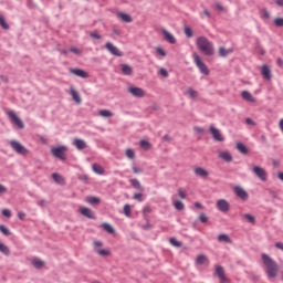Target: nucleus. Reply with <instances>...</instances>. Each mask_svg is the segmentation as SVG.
<instances>
[{"mask_svg":"<svg viewBox=\"0 0 283 283\" xmlns=\"http://www.w3.org/2000/svg\"><path fill=\"white\" fill-rule=\"evenodd\" d=\"M161 34H164L165 41H167L168 43H171V44L176 43V38L174 36V34H171L166 29L161 30Z\"/></svg>","mask_w":283,"mask_h":283,"instance_id":"obj_22","label":"nucleus"},{"mask_svg":"<svg viewBox=\"0 0 283 283\" xmlns=\"http://www.w3.org/2000/svg\"><path fill=\"white\" fill-rule=\"evenodd\" d=\"M199 220H200V222H208L209 221V218H207V214H205V213H201L200 216H199Z\"/></svg>","mask_w":283,"mask_h":283,"instance_id":"obj_54","label":"nucleus"},{"mask_svg":"<svg viewBox=\"0 0 283 283\" xmlns=\"http://www.w3.org/2000/svg\"><path fill=\"white\" fill-rule=\"evenodd\" d=\"M216 275H218L222 283L227 282V276L224 275V268H222V265L216 266Z\"/></svg>","mask_w":283,"mask_h":283,"instance_id":"obj_21","label":"nucleus"},{"mask_svg":"<svg viewBox=\"0 0 283 283\" xmlns=\"http://www.w3.org/2000/svg\"><path fill=\"white\" fill-rule=\"evenodd\" d=\"M142 149H145L146 151L149 150L151 148V144H149V142L143 139L139 143Z\"/></svg>","mask_w":283,"mask_h":283,"instance_id":"obj_42","label":"nucleus"},{"mask_svg":"<svg viewBox=\"0 0 283 283\" xmlns=\"http://www.w3.org/2000/svg\"><path fill=\"white\" fill-rule=\"evenodd\" d=\"M0 231L1 233H3V235L10 234V230H8V228H6L4 226H0Z\"/></svg>","mask_w":283,"mask_h":283,"instance_id":"obj_53","label":"nucleus"},{"mask_svg":"<svg viewBox=\"0 0 283 283\" xmlns=\"http://www.w3.org/2000/svg\"><path fill=\"white\" fill-rule=\"evenodd\" d=\"M262 19H271V13L266 9L262 10Z\"/></svg>","mask_w":283,"mask_h":283,"instance_id":"obj_51","label":"nucleus"},{"mask_svg":"<svg viewBox=\"0 0 283 283\" xmlns=\"http://www.w3.org/2000/svg\"><path fill=\"white\" fill-rule=\"evenodd\" d=\"M244 220H248V222H250V224H255V217H253V214H249L245 213L243 214Z\"/></svg>","mask_w":283,"mask_h":283,"instance_id":"obj_44","label":"nucleus"},{"mask_svg":"<svg viewBox=\"0 0 283 283\" xmlns=\"http://www.w3.org/2000/svg\"><path fill=\"white\" fill-rule=\"evenodd\" d=\"M128 92L129 94H132V96H135L136 98H144L145 96V90L140 87L130 86L128 87Z\"/></svg>","mask_w":283,"mask_h":283,"instance_id":"obj_13","label":"nucleus"},{"mask_svg":"<svg viewBox=\"0 0 283 283\" xmlns=\"http://www.w3.org/2000/svg\"><path fill=\"white\" fill-rule=\"evenodd\" d=\"M102 229H104L106 233H111V235H113V233H116V230L109 223H102Z\"/></svg>","mask_w":283,"mask_h":283,"instance_id":"obj_33","label":"nucleus"},{"mask_svg":"<svg viewBox=\"0 0 283 283\" xmlns=\"http://www.w3.org/2000/svg\"><path fill=\"white\" fill-rule=\"evenodd\" d=\"M80 213L81 216H84V218H88L90 220L96 219V217L94 216V212L90 208L80 207Z\"/></svg>","mask_w":283,"mask_h":283,"instance_id":"obj_16","label":"nucleus"},{"mask_svg":"<svg viewBox=\"0 0 283 283\" xmlns=\"http://www.w3.org/2000/svg\"><path fill=\"white\" fill-rule=\"evenodd\" d=\"M233 191H234L235 196L238 198H240L241 200H249V192H247V190H244V188H242L240 186H235L233 188Z\"/></svg>","mask_w":283,"mask_h":283,"instance_id":"obj_12","label":"nucleus"},{"mask_svg":"<svg viewBox=\"0 0 283 283\" xmlns=\"http://www.w3.org/2000/svg\"><path fill=\"white\" fill-rule=\"evenodd\" d=\"M92 169L94 174H97L98 176H104L105 175V168L98 164H93Z\"/></svg>","mask_w":283,"mask_h":283,"instance_id":"obj_26","label":"nucleus"},{"mask_svg":"<svg viewBox=\"0 0 283 283\" xmlns=\"http://www.w3.org/2000/svg\"><path fill=\"white\" fill-rule=\"evenodd\" d=\"M52 178L57 185H65V179L61 175L53 172Z\"/></svg>","mask_w":283,"mask_h":283,"instance_id":"obj_32","label":"nucleus"},{"mask_svg":"<svg viewBox=\"0 0 283 283\" xmlns=\"http://www.w3.org/2000/svg\"><path fill=\"white\" fill-rule=\"evenodd\" d=\"M159 74L164 76V78H167V76H169V73L165 69H160Z\"/></svg>","mask_w":283,"mask_h":283,"instance_id":"obj_56","label":"nucleus"},{"mask_svg":"<svg viewBox=\"0 0 283 283\" xmlns=\"http://www.w3.org/2000/svg\"><path fill=\"white\" fill-rule=\"evenodd\" d=\"M0 25L3 28V30H10V25H8V22H6V18H3V15H0Z\"/></svg>","mask_w":283,"mask_h":283,"instance_id":"obj_46","label":"nucleus"},{"mask_svg":"<svg viewBox=\"0 0 283 283\" xmlns=\"http://www.w3.org/2000/svg\"><path fill=\"white\" fill-rule=\"evenodd\" d=\"M129 182L132 187H134V189H138L139 191H143V186L140 185V181H138V179H130Z\"/></svg>","mask_w":283,"mask_h":283,"instance_id":"obj_35","label":"nucleus"},{"mask_svg":"<svg viewBox=\"0 0 283 283\" xmlns=\"http://www.w3.org/2000/svg\"><path fill=\"white\" fill-rule=\"evenodd\" d=\"M184 33L188 39H191L193 36V30H191V28L187 25L184 28Z\"/></svg>","mask_w":283,"mask_h":283,"instance_id":"obj_43","label":"nucleus"},{"mask_svg":"<svg viewBox=\"0 0 283 283\" xmlns=\"http://www.w3.org/2000/svg\"><path fill=\"white\" fill-rule=\"evenodd\" d=\"M134 174H143V169L138 168L136 165L132 167Z\"/></svg>","mask_w":283,"mask_h":283,"instance_id":"obj_58","label":"nucleus"},{"mask_svg":"<svg viewBox=\"0 0 283 283\" xmlns=\"http://www.w3.org/2000/svg\"><path fill=\"white\" fill-rule=\"evenodd\" d=\"M218 242H226L227 244H231V238H229L227 234H219Z\"/></svg>","mask_w":283,"mask_h":283,"instance_id":"obj_36","label":"nucleus"},{"mask_svg":"<svg viewBox=\"0 0 283 283\" xmlns=\"http://www.w3.org/2000/svg\"><path fill=\"white\" fill-rule=\"evenodd\" d=\"M66 153H67V148L65 146H57V147H53L51 149V154L55 158H59L60 160H65V154Z\"/></svg>","mask_w":283,"mask_h":283,"instance_id":"obj_8","label":"nucleus"},{"mask_svg":"<svg viewBox=\"0 0 283 283\" xmlns=\"http://www.w3.org/2000/svg\"><path fill=\"white\" fill-rule=\"evenodd\" d=\"M207 262H209V259L205 254H200L196 259V264H199V265L207 264Z\"/></svg>","mask_w":283,"mask_h":283,"instance_id":"obj_31","label":"nucleus"},{"mask_svg":"<svg viewBox=\"0 0 283 283\" xmlns=\"http://www.w3.org/2000/svg\"><path fill=\"white\" fill-rule=\"evenodd\" d=\"M274 25H276V28H283V18H275Z\"/></svg>","mask_w":283,"mask_h":283,"instance_id":"obj_48","label":"nucleus"},{"mask_svg":"<svg viewBox=\"0 0 283 283\" xmlns=\"http://www.w3.org/2000/svg\"><path fill=\"white\" fill-rule=\"evenodd\" d=\"M124 214L126 216V218H132V206L129 205L124 206Z\"/></svg>","mask_w":283,"mask_h":283,"instance_id":"obj_45","label":"nucleus"},{"mask_svg":"<svg viewBox=\"0 0 283 283\" xmlns=\"http://www.w3.org/2000/svg\"><path fill=\"white\" fill-rule=\"evenodd\" d=\"M193 61L201 74H205V76H209V67H207V64H205L202 57H200L198 53L193 54Z\"/></svg>","mask_w":283,"mask_h":283,"instance_id":"obj_3","label":"nucleus"},{"mask_svg":"<svg viewBox=\"0 0 283 283\" xmlns=\"http://www.w3.org/2000/svg\"><path fill=\"white\" fill-rule=\"evenodd\" d=\"M70 72L80 78H90V73L82 69H70Z\"/></svg>","mask_w":283,"mask_h":283,"instance_id":"obj_17","label":"nucleus"},{"mask_svg":"<svg viewBox=\"0 0 283 283\" xmlns=\"http://www.w3.org/2000/svg\"><path fill=\"white\" fill-rule=\"evenodd\" d=\"M275 248L280 249V251H283V243L282 242H276Z\"/></svg>","mask_w":283,"mask_h":283,"instance_id":"obj_63","label":"nucleus"},{"mask_svg":"<svg viewBox=\"0 0 283 283\" xmlns=\"http://www.w3.org/2000/svg\"><path fill=\"white\" fill-rule=\"evenodd\" d=\"M219 158L224 160V163H231L233 160V156H231L229 151H220Z\"/></svg>","mask_w":283,"mask_h":283,"instance_id":"obj_24","label":"nucleus"},{"mask_svg":"<svg viewBox=\"0 0 283 283\" xmlns=\"http://www.w3.org/2000/svg\"><path fill=\"white\" fill-rule=\"evenodd\" d=\"M70 94H71L73 101H75L78 105H81V103H83L81 95H78V92L73 86L70 87Z\"/></svg>","mask_w":283,"mask_h":283,"instance_id":"obj_20","label":"nucleus"},{"mask_svg":"<svg viewBox=\"0 0 283 283\" xmlns=\"http://www.w3.org/2000/svg\"><path fill=\"white\" fill-rule=\"evenodd\" d=\"M117 19H122L124 23H132V15L123 12H117Z\"/></svg>","mask_w":283,"mask_h":283,"instance_id":"obj_27","label":"nucleus"},{"mask_svg":"<svg viewBox=\"0 0 283 283\" xmlns=\"http://www.w3.org/2000/svg\"><path fill=\"white\" fill-rule=\"evenodd\" d=\"M196 45L206 56H213V54H216L213 42L209 41L206 36L197 38Z\"/></svg>","mask_w":283,"mask_h":283,"instance_id":"obj_2","label":"nucleus"},{"mask_svg":"<svg viewBox=\"0 0 283 283\" xmlns=\"http://www.w3.org/2000/svg\"><path fill=\"white\" fill-rule=\"evenodd\" d=\"M193 61L201 74H205V76H209V67H207V64H205L202 57H200L198 53L193 54Z\"/></svg>","mask_w":283,"mask_h":283,"instance_id":"obj_4","label":"nucleus"},{"mask_svg":"<svg viewBox=\"0 0 283 283\" xmlns=\"http://www.w3.org/2000/svg\"><path fill=\"white\" fill-rule=\"evenodd\" d=\"M241 96L248 103H255V97L249 91H242Z\"/></svg>","mask_w":283,"mask_h":283,"instance_id":"obj_23","label":"nucleus"},{"mask_svg":"<svg viewBox=\"0 0 283 283\" xmlns=\"http://www.w3.org/2000/svg\"><path fill=\"white\" fill-rule=\"evenodd\" d=\"M7 116H9L12 125L18 127V129H24L25 128V125L23 124V120H21V118L19 116H17V113H14V111H8Z\"/></svg>","mask_w":283,"mask_h":283,"instance_id":"obj_5","label":"nucleus"},{"mask_svg":"<svg viewBox=\"0 0 283 283\" xmlns=\"http://www.w3.org/2000/svg\"><path fill=\"white\" fill-rule=\"evenodd\" d=\"M18 218L20 220H25V213L24 212H18Z\"/></svg>","mask_w":283,"mask_h":283,"instance_id":"obj_64","label":"nucleus"},{"mask_svg":"<svg viewBox=\"0 0 283 283\" xmlns=\"http://www.w3.org/2000/svg\"><path fill=\"white\" fill-rule=\"evenodd\" d=\"M126 157L129 158V160H134L136 158V153L134 151V149H126Z\"/></svg>","mask_w":283,"mask_h":283,"instance_id":"obj_41","label":"nucleus"},{"mask_svg":"<svg viewBox=\"0 0 283 283\" xmlns=\"http://www.w3.org/2000/svg\"><path fill=\"white\" fill-rule=\"evenodd\" d=\"M73 145L78 150L87 149V143L85 140H83V139L75 138L73 140Z\"/></svg>","mask_w":283,"mask_h":283,"instance_id":"obj_19","label":"nucleus"},{"mask_svg":"<svg viewBox=\"0 0 283 283\" xmlns=\"http://www.w3.org/2000/svg\"><path fill=\"white\" fill-rule=\"evenodd\" d=\"M252 171L254 174V176H256V178H259V180H261L262 182H266V170L260 166H253L252 167Z\"/></svg>","mask_w":283,"mask_h":283,"instance_id":"obj_9","label":"nucleus"},{"mask_svg":"<svg viewBox=\"0 0 283 283\" xmlns=\"http://www.w3.org/2000/svg\"><path fill=\"white\" fill-rule=\"evenodd\" d=\"M90 36H92V39H97V40H101V39H102L101 34H98L97 32H92V33L90 34Z\"/></svg>","mask_w":283,"mask_h":283,"instance_id":"obj_59","label":"nucleus"},{"mask_svg":"<svg viewBox=\"0 0 283 283\" xmlns=\"http://www.w3.org/2000/svg\"><path fill=\"white\" fill-rule=\"evenodd\" d=\"M134 200H138V202H143V193H135Z\"/></svg>","mask_w":283,"mask_h":283,"instance_id":"obj_57","label":"nucleus"},{"mask_svg":"<svg viewBox=\"0 0 283 283\" xmlns=\"http://www.w3.org/2000/svg\"><path fill=\"white\" fill-rule=\"evenodd\" d=\"M31 264H33L35 269H43V266H45V262L39 258L31 259Z\"/></svg>","mask_w":283,"mask_h":283,"instance_id":"obj_25","label":"nucleus"},{"mask_svg":"<svg viewBox=\"0 0 283 283\" xmlns=\"http://www.w3.org/2000/svg\"><path fill=\"white\" fill-rule=\"evenodd\" d=\"M169 242L172 247H176L177 249H180V247H182V243L180 241H177L176 238H170Z\"/></svg>","mask_w":283,"mask_h":283,"instance_id":"obj_47","label":"nucleus"},{"mask_svg":"<svg viewBox=\"0 0 283 283\" xmlns=\"http://www.w3.org/2000/svg\"><path fill=\"white\" fill-rule=\"evenodd\" d=\"M261 74L265 81H271V78H273V75L271 74V67H269L266 64L261 67Z\"/></svg>","mask_w":283,"mask_h":283,"instance_id":"obj_18","label":"nucleus"},{"mask_svg":"<svg viewBox=\"0 0 283 283\" xmlns=\"http://www.w3.org/2000/svg\"><path fill=\"white\" fill-rule=\"evenodd\" d=\"M202 14H205V17H207L208 19H211V12H209V10L205 9L203 12L201 13V17Z\"/></svg>","mask_w":283,"mask_h":283,"instance_id":"obj_60","label":"nucleus"},{"mask_svg":"<svg viewBox=\"0 0 283 283\" xmlns=\"http://www.w3.org/2000/svg\"><path fill=\"white\" fill-rule=\"evenodd\" d=\"M174 207L177 211H182L185 209V203H182V201L175 200Z\"/></svg>","mask_w":283,"mask_h":283,"instance_id":"obj_39","label":"nucleus"},{"mask_svg":"<svg viewBox=\"0 0 283 283\" xmlns=\"http://www.w3.org/2000/svg\"><path fill=\"white\" fill-rule=\"evenodd\" d=\"M261 260L263 263V271L270 282L276 280L277 275H280V265L269 254L263 253L261 254Z\"/></svg>","mask_w":283,"mask_h":283,"instance_id":"obj_1","label":"nucleus"},{"mask_svg":"<svg viewBox=\"0 0 283 283\" xmlns=\"http://www.w3.org/2000/svg\"><path fill=\"white\" fill-rule=\"evenodd\" d=\"M70 52H73V54H76L77 56H81V54H83V51H81L80 49H76L74 46H71Z\"/></svg>","mask_w":283,"mask_h":283,"instance_id":"obj_50","label":"nucleus"},{"mask_svg":"<svg viewBox=\"0 0 283 283\" xmlns=\"http://www.w3.org/2000/svg\"><path fill=\"white\" fill-rule=\"evenodd\" d=\"M216 8H217V10H219V12H224V7H222V4L217 3Z\"/></svg>","mask_w":283,"mask_h":283,"instance_id":"obj_62","label":"nucleus"},{"mask_svg":"<svg viewBox=\"0 0 283 283\" xmlns=\"http://www.w3.org/2000/svg\"><path fill=\"white\" fill-rule=\"evenodd\" d=\"M178 196L179 198H181V200H185V198H187V193H185L182 189H178Z\"/></svg>","mask_w":283,"mask_h":283,"instance_id":"obj_55","label":"nucleus"},{"mask_svg":"<svg viewBox=\"0 0 283 283\" xmlns=\"http://www.w3.org/2000/svg\"><path fill=\"white\" fill-rule=\"evenodd\" d=\"M237 149L238 151H240V154H244V155L249 154V148H247V146L242 143L237 144Z\"/></svg>","mask_w":283,"mask_h":283,"instance_id":"obj_34","label":"nucleus"},{"mask_svg":"<svg viewBox=\"0 0 283 283\" xmlns=\"http://www.w3.org/2000/svg\"><path fill=\"white\" fill-rule=\"evenodd\" d=\"M0 253H3V255H10V249L4 243L0 242Z\"/></svg>","mask_w":283,"mask_h":283,"instance_id":"obj_40","label":"nucleus"},{"mask_svg":"<svg viewBox=\"0 0 283 283\" xmlns=\"http://www.w3.org/2000/svg\"><path fill=\"white\" fill-rule=\"evenodd\" d=\"M156 52H157V54H159L160 56H167V52H166L165 49H163L161 46H157V48H156Z\"/></svg>","mask_w":283,"mask_h":283,"instance_id":"obj_49","label":"nucleus"},{"mask_svg":"<svg viewBox=\"0 0 283 283\" xmlns=\"http://www.w3.org/2000/svg\"><path fill=\"white\" fill-rule=\"evenodd\" d=\"M193 174L197 176V178H209V170L200 166L193 168Z\"/></svg>","mask_w":283,"mask_h":283,"instance_id":"obj_15","label":"nucleus"},{"mask_svg":"<svg viewBox=\"0 0 283 283\" xmlns=\"http://www.w3.org/2000/svg\"><path fill=\"white\" fill-rule=\"evenodd\" d=\"M209 132H210L213 140H216L217 143H223L224 136H222V133L220 132V129L216 128V126H213V125H210Z\"/></svg>","mask_w":283,"mask_h":283,"instance_id":"obj_10","label":"nucleus"},{"mask_svg":"<svg viewBox=\"0 0 283 283\" xmlns=\"http://www.w3.org/2000/svg\"><path fill=\"white\" fill-rule=\"evenodd\" d=\"M122 72L125 76H132L134 70L132 69V66L127 65V64H122Z\"/></svg>","mask_w":283,"mask_h":283,"instance_id":"obj_28","label":"nucleus"},{"mask_svg":"<svg viewBox=\"0 0 283 283\" xmlns=\"http://www.w3.org/2000/svg\"><path fill=\"white\" fill-rule=\"evenodd\" d=\"M195 132L197 133V134H205V129L202 128V127H195Z\"/></svg>","mask_w":283,"mask_h":283,"instance_id":"obj_61","label":"nucleus"},{"mask_svg":"<svg viewBox=\"0 0 283 283\" xmlns=\"http://www.w3.org/2000/svg\"><path fill=\"white\" fill-rule=\"evenodd\" d=\"M185 95L189 96V98H198V91H196L191 87H188L185 92Z\"/></svg>","mask_w":283,"mask_h":283,"instance_id":"obj_29","label":"nucleus"},{"mask_svg":"<svg viewBox=\"0 0 283 283\" xmlns=\"http://www.w3.org/2000/svg\"><path fill=\"white\" fill-rule=\"evenodd\" d=\"M217 209L221 211V213H229V210L231 209V205L229 203V201L224 199H219L217 201Z\"/></svg>","mask_w":283,"mask_h":283,"instance_id":"obj_11","label":"nucleus"},{"mask_svg":"<svg viewBox=\"0 0 283 283\" xmlns=\"http://www.w3.org/2000/svg\"><path fill=\"white\" fill-rule=\"evenodd\" d=\"M86 202H88V205H99L101 199L97 197H87Z\"/></svg>","mask_w":283,"mask_h":283,"instance_id":"obj_38","label":"nucleus"},{"mask_svg":"<svg viewBox=\"0 0 283 283\" xmlns=\"http://www.w3.org/2000/svg\"><path fill=\"white\" fill-rule=\"evenodd\" d=\"M2 216H4V218H11L12 212L9 209H3L2 210Z\"/></svg>","mask_w":283,"mask_h":283,"instance_id":"obj_52","label":"nucleus"},{"mask_svg":"<svg viewBox=\"0 0 283 283\" xmlns=\"http://www.w3.org/2000/svg\"><path fill=\"white\" fill-rule=\"evenodd\" d=\"M99 116H102L103 118H112L114 114L111 111L102 109L99 111Z\"/></svg>","mask_w":283,"mask_h":283,"instance_id":"obj_37","label":"nucleus"},{"mask_svg":"<svg viewBox=\"0 0 283 283\" xmlns=\"http://www.w3.org/2000/svg\"><path fill=\"white\" fill-rule=\"evenodd\" d=\"M105 48L111 54H113V56H123V52H120V50H118V48H116L112 42H107Z\"/></svg>","mask_w":283,"mask_h":283,"instance_id":"obj_14","label":"nucleus"},{"mask_svg":"<svg viewBox=\"0 0 283 283\" xmlns=\"http://www.w3.org/2000/svg\"><path fill=\"white\" fill-rule=\"evenodd\" d=\"M94 251L97 253V255H101L102 258H107L112 255V252L107 249H103V242L95 241L93 242Z\"/></svg>","mask_w":283,"mask_h":283,"instance_id":"obj_7","label":"nucleus"},{"mask_svg":"<svg viewBox=\"0 0 283 283\" xmlns=\"http://www.w3.org/2000/svg\"><path fill=\"white\" fill-rule=\"evenodd\" d=\"M9 144H10L11 149H13V151H15V154H20L21 156H28L29 150L21 143H19L17 140H11Z\"/></svg>","mask_w":283,"mask_h":283,"instance_id":"obj_6","label":"nucleus"},{"mask_svg":"<svg viewBox=\"0 0 283 283\" xmlns=\"http://www.w3.org/2000/svg\"><path fill=\"white\" fill-rule=\"evenodd\" d=\"M233 53V49H224V46H220L219 48V55L224 57V56H229V54Z\"/></svg>","mask_w":283,"mask_h":283,"instance_id":"obj_30","label":"nucleus"}]
</instances>
